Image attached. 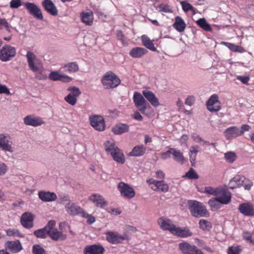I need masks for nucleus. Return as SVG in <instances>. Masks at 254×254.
Masks as SVG:
<instances>
[{
  "label": "nucleus",
  "mask_w": 254,
  "mask_h": 254,
  "mask_svg": "<svg viewBox=\"0 0 254 254\" xmlns=\"http://www.w3.org/2000/svg\"><path fill=\"white\" fill-rule=\"evenodd\" d=\"M26 57L29 68L35 73L36 78L39 80L46 79L47 74L43 69L42 64L36 60L35 55L28 51Z\"/></svg>",
  "instance_id": "f257e3e1"
},
{
  "label": "nucleus",
  "mask_w": 254,
  "mask_h": 254,
  "mask_svg": "<svg viewBox=\"0 0 254 254\" xmlns=\"http://www.w3.org/2000/svg\"><path fill=\"white\" fill-rule=\"evenodd\" d=\"M158 11L165 13H172L173 10L171 6L167 4L161 3L158 6Z\"/></svg>",
  "instance_id": "09e8293b"
},
{
  "label": "nucleus",
  "mask_w": 254,
  "mask_h": 254,
  "mask_svg": "<svg viewBox=\"0 0 254 254\" xmlns=\"http://www.w3.org/2000/svg\"><path fill=\"white\" fill-rule=\"evenodd\" d=\"M146 150V147L143 145L134 146L132 151L128 153L130 156L138 157L144 154Z\"/></svg>",
  "instance_id": "473e14b6"
},
{
  "label": "nucleus",
  "mask_w": 254,
  "mask_h": 254,
  "mask_svg": "<svg viewBox=\"0 0 254 254\" xmlns=\"http://www.w3.org/2000/svg\"><path fill=\"white\" fill-rule=\"evenodd\" d=\"M239 211L246 216H254V207L250 202L243 203L239 205Z\"/></svg>",
  "instance_id": "dca6fc26"
},
{
  "label": "nucleus",
  "mask_w": 254,
  "mask_h": 254,
  "mask_svg": "<svg viewBox=\"0 0 254 254\" xmlns=\"http://www.w3.org/2000/svg\"><path fill=\"white\" fill-rule=\"evenodd\" d=\"M90 124L96 130L103 131L105 129V122L103 117L94 115L90 118Z\"/></svg>",
  "instance_id": "9d476101"
},
{
  "label": "nucleus",
  "mask_w": 254,
  "mask_h": 254,
  "mask_svg": "<svg viewBox=\"0 0 254 254\" xmlns=\"http://www.w3.org/2000/svg\"><path fill=\"white\" fill-rule=\"evenodd\" d=\"M141 41L142 45L147 49L155 52L157 50L155 47L152 41L146 35H144L141 36Z\"/></svg>",
  "instance_id": "c9c22d12"
},
{
  "label": "nucleus",
  "mask_w": 254,
  "mask_h": 254,
  "mask_svg": "<svg viewBox=\"0 0 254 254\" xmlns=\"http://www.w3.org/2000/svg\"><path fill=\"white\" fill-rule=\"evenodd\" d=\"M197 25L202 29L206 31H210L211 30L210 26L207 23L204 18H200L197 21Z\"/></svg>",
  "instance_id": "a18cd8bd"
},
{
  "label": "nucleus",
  "mask_w": 254,
  "mask_h": 254,
  "mask_svg": "<svg viewBox=\"0 0 254 254\" xmlns=\"http://www.w3.org/2000/svg\"><path fill=\"white\" fill-rule=\"evenodd\" d=\"M185 177L189 179H197L198 178V175L192 168H190L189 171L186 173Z\"/></svg>",
  "instance_id": "864d4df0"
},
{
  "label": "nucleus",
  "mask_w": 254,
  "mask_h": 254,
  "mask_svg": "<svg viewBox=\"0 0 254 254\" xmlns=\"http://www.w3.org/2000/svg\"><path fill=\"white\" fill-rule=\"evenodd\" d=\"M172 234L176 235L180 237H188L191 236L192 234L190 231L186 228H180L177 226L173 230Z\"/></svg>",
  "instance_id": "cd10ccee"
},
{
  "label": "nucleus",
  "mask_w": 254,
  "mask_h": 254,
  "mask_svg": "<svg viewBox=\"0 0 254 254\" xmlns=\"http://www.w3.org/2000/svg\"><path fill=\"white\" fill-rule=\"evenodd\" d=\"M195 102V97L192 95L189 96L185 100V104L188 106H192Z\"/></svg>",
  "instance_id": "680f3d73"
},
{
  "label": "nucleus",
  "mask_w": 254,
  "mask_h": 254,
  "mask_svg": "<svg viewBox=\"0 0 254 254\" xmlns=\"http://www.w3.org/2000/svg\"><path fill=\"white\" fill-rule=\"evenodd\" d=\"M101 82L106 89H109L117 87L121 83V80L114 72L109 71L103 76Z\"/></svg>",
  "instance_id": "7ed1b4c3"
},
{
  "label": "nucleus",
  "mask_w": 254,
  "mask_h": 254,
  "mask_svg": "<svg viewBox=\"0 0 254 254\" xmlns=\"http://www.w3.org/2000/svg\"><path fill=\"white\" fill-rule=\"evenodd\" d=\"M133 102L140 110L144 111L148 107H150L148 103L145 100L141 94L137 92H135L133 96Z\"/></svg>",
  "instance_id": "1a4fd4ad"
},
{
  "label": "nucleus",
  "mask_w": 254,
  "mask_h": 254,
  "mask_svg": "<svg viewBox=\"0 0 254 254\" xmlns=\"http://www.w3.org/2000/svg\"><path fill=\"white\" fill-rule=\"evenodd\" d=\"M6 249L11 252H16V242L14 241H7L4 245Z\"/></svg>",
  "instance_id": "603ef678"
},
{
  "label": "nucleus",
  "mask_w": 254,
  "mask_h": 254,
  "mask_svg": "<svg viewBox=\"0 0 254 254\" xmlns=\"http://www.w3.org/2000/svg\"><path fill=\"white\" fill-rule=\"evenodd\" d=\"M32 252L33 254H46L45 250L39 245L33 246Z\"/></svg>",
  "instance_id": "4d7b16f0"
},
{
  "label": "nucleus",
  "mask_w": 254,
  "mask_h": 254,
  "mask_svg": "<svg viewBox=\"0 0 254 254\" xmlns=\"http://www.w3.org/2000/svg\"><path fill=\"white\" fill-rule=\"evenodd\" d=\"M251 127L248 125H243L241 126V129H239L240 135L243 134L245 131H249L251 129Z\"/></svg>",
  "instance_id": "69168bd1"
},
{
  "label": "nucleus",
  "mask_w": 254,
  "mask_h": 254,
  "mask_svg": "<svg viewBox=\"0 0 254 254\" xmlns=\"http://www.w3.org/2000/svg\"><path fill=\"white\" fill-rule=\"evenodd\" d=\"M215 196L218 202L222 204H228L231 199V194L222 188L219 189Z\"/></svg>",
  "instance_id": "4468645a"
},
{
  "label": "nucleus",
  "mask_w": 254,
  "mask_h": 254,
  "mask_svg": "<svg viewBox=\"0 0 254 254\" xmlns=\"http://www.w3.org/2000/svg\"><path fill=\"white\" fill-rule=\"evenodd\" d=\"M199 224L200 228L203 230H209L212 227L210 222L204 219H201L199 221Z\"/></svg>",
  "instance_id": "3c124183"
},
{
  "label": "nucleus",
  "mask_w": 254,
  "mask_h": 254,
  "mask_svg": "<svg viewBox=\"0 0 254 254\" xmlns=\"http://www.w3.org/2000/svg\"><path fill=\"white\" fill-rule=\"evenodd\" d=\"M152 189L155 191H161L162 192H166L169 190V186L164 181H158L155 188L152 187Z\"/></svg>",
  "instance_id": "e433bc0d"
},
{
  "label": "nucleus",
  "mask_w": 254,
  "mask_h": 254,
  "mask_svg": "<svg viewBox=\"0 0 254 254\" xmlns=\"http://www.w3.org/2000/svg\"><path fill=\"white\" fill-rule=\"evenodd\" d=\"M59 200L60 202L61 203H64V202H66L67 203L69 202H71L70 197L68 195L66 194H62L60 195Z\"/></svg>",
  "instance_id": "bf43d9fd"
},
{
  "label": "nucleus",
  "mask_w": 254,
  "mask_h": 254,
  "mask_svg": "<svg viewBox=\"0 0 254 254\" xmlns=\"http://www.w3.org/2000/svg\"><path fill=\"white\" fill-rule=\"evenodd\" d=\"M106 236L108 242L115 245L122 243L123 241L130 239L128 235L126 233L121 235L117 232L109 231L106 233Z\"/></svg>",
  "instance_id": "20e7f679"
},
{
  "label": "nucleus",
  "mask_w": 254,
  "mask_h": 254,
  "mask_svg": "<svg viewBox=\"0 0 254 254\" xmlns=\"http://www.w3.org/2000/svg\"><path fill=\"white\" fill-rule=\"evenodd\" d=\"M33 215L30 212H26L22 215L20 222L24 227L29 229L33 226Z\"/></svg>",
  "instance_id": "a211bd4d"
},
{
  "label": "nucleus",
  "mask_w": 254,
  "mask_h": 254,
  "mask_svg": "<svg viewBox=\"0 0 254 254\" xmlns=\"http://www.w3.org/2000/svg\"><path fill=\"white\" fill-rule=\"evenodd\" d=\"M171 154H172V148H170L167 151L162 153L161 155V158L163 160H166L170 157Z\"/></svg>",
  "instance_id": "338daca9"
},
{
  "label": "nucleus",
  "mask_w": 254,
  "mask_h": 254,
  "mask_svg": "<svg viewBox=\"0 0 254 254\" xmlns=\"http://www.w3.org/2000/svg\"><path fill=\"white\" fill-rule=\"evenodd\" d=\"M68 91L70 93L64 98L65 101L71 105L75 104L77 98L81 94L79 89L75 86H71L68 88Z\"/></svg>",
  "instance_id": "6e6552de"
},
{
  "label": "nucleus",
  "mask_w": 254,
  "mask_h": 254,
  "mask_svg": "<svg viewBox=\"0 0 254 254\" xmlns=\"http://www.w3.org/2000/svg\"><path fill=\"white\" fill-rule=\"evenodd\" d=\"M56 225V222L54 220L50 221L47 225L45 227V228L49 232L52 229H55V226Z\"/></svg>",
  "instance_id": "e2e57ef3"
},
{
  "label": "nucleus",
  "mask_w": 254,
  "mask_h": 254,
  "mask_svg": "<svg viewBox=\"0 0 254 254\" xmlns=\"http://www.w3.org/2000/svg\"><path fill=\"white\" fill-rule=\"evenodd\" d=\"M45 9L50 14L56 16L58 14V10L51 0H44L42 2Z\"/></svg>",
  "instance_id": "393cba45"
},
{
  "label": "nucleus",
  "mask_w": 254,
  "mask_h": 254,
  "mask_svg": "<svg viewBox=\"0 0 254 254\" xmlns=\"http://www.w3.org/2000/svg\"><path fill=\"white\" fill-rule=\"evenodd\" d=\"M221 44L225 45L231 51L234 52H239L242 53H243L245 51L243 47L229 42H222Z\"/></svg>",
  "instance_id": "58836bf2"
},
{
  "label": "nucleus",
  "mask_w": 254,
  "mask_h": 254,
  "mask_svg": "<svg viewBox=\"0 0 254 254\" xmlns=\"http://www.w3.org/2000/svg\"><path fill=\"white\" fill-rule=\"evenodd\" d=\"M208 203L212 211H216L221 207V203L218 202L216 197L210 199Z\"/></svg>",
  "instance_id": "49530a36"
},
{
  "label": "nucleus",
  "mask_w": 254,
  "mask_h": 254,
  "mask_svg": "<svg viewBox=\"0 0 254 254\" xmlns=\"http://www.w3.org/2000/svg\"><path fill=\"white\" fill-rule=\"evenodd\" d=\"M84 254H103L105 249L101 245H92L85 247L83 250Z\"/></svg>",
  "instance_id": "f3484780"
},
{
  "label": "nucleus",
  "mask_w": 254,
  "mask_h": 254,
  "mask_svg": "<svg viewBox=\"0 0 254 254\" xmlns=\"http://www.w3.org/2000/svg\"><path fill=\"white\" fill-rule=\"evenodd\" d=\"M48 235L51 238L55 241L64 240L66 239V236L62 232L59 231L57 229H52L49 232Z\"/></svg>",
  "instance_id": "2f4dec72"
},
{
  "label": "nucleus",
  "mask_w": 254,
  "mask_h": 254,
  "mask_svg": "<svg viewBox=\"0 0 254 254\" xmlns=\"http://www.w3.org/2000/svg\"><path fill=\"white\" fill-rule=\"evenodd\" d=\"M245 177L237 175L232 178L229 183L230 188L234 189L242 186L244 183Z\"/></svg>",
  "instance_id": "72a5a7b5"
},
{
  "label": "nucleus",
  "mask_w": 254,
  "mask_h": 254,
  "mask_svg": "<svg viewBox=\"0 0 254 254\" xmlns=\"http://www.w3.org/2000/svg\"><path fill=\"white\" fill-rule=\"evenodd\" d=\"M183 10L185 12H188L189 11H191L193 14H195L196 13L195 12V9L192 6L191 4H190V3H189L187 1H182L180 2Z\"/></svg>",
  "instance_id": "37998d69"
},
{
  "label": "nucleus",
  "mask_w": 254,
  "mask_h": 254,
  "mask_svg": "<svg viewBox=\"0 0 254 254\" xmlns=\"http://www.w3.org/2000/svg\"><path fill=\"white\" fill-rule=\"evenodd\" d=\"M225 138L228 140H231L240 136L239 128L233 126L227 128L224 132Z\"/></svg>",
  "instance_id": "4be33fe9"
},
{
  "label": "nucleus",
  "mask_w": 254,
  "mask_h": 254,
  "mask_svg": "<svg viewBox=\"0 0 254 254\" xmlns=\"http://www.w3.org/2000/svg\"><path fill=\"white\" fill-rule=\"evenodd\" d=\"M172 154L173 156L174 159L177 162L183 163L185 159L183 154L180 150H178L175 148H172Z\"/></svg>",
  "instance_id": "ea45409f"
},
{
  "label": "nucleus",
  "mask_w": 254,
  "mask_h": 254,
  "mask_svg": "<svg viewBox=\"0 0 254 254\" xmlns=\"http://www.w3.org/2000/svg\"><path fill=\"white\" fill-rule=\"evenodd\" d=\"M253 185V184L252 181H251L249 180H247L245 178L244 183H243L242 186H244L245 190H250L251 189Z\"/></svg>",
  "instance_id": "052dcab7"
},
{
  "label": "nucleus",
  "mask_w": 254,
  "mask_h": 254,
  "mask_svg": "<svg viewBox=\"0 0 254 254\" xmlns=\"http://www.w3.org/2000/svg\"><path fill=\"white\" fill-rule=\"evenodd\" d=\"M24 122L26 125L34 127L40 126L44 123L41 118L32 115L27 116L25 117Z\"/></svg>",
  "instance_id": "aec40b11"
},
{
  "label": "nucleus",
  "mask_w": 254,
  "mask_h": 254,
  "mask_svg": "<svg viewBox=\"0 0 254 254\" xmlns=\"http://www.w3.org/2000/svg\"><path fill=\"white\" fill-rule=\"evenodd\" d=\"M10 27L6 20L5 19H0V37L3 38L6 41H9L11 39L10 34Z\"/></svg>",
  "instance_id": "9b49d317"
},
{
  "label": "nucleus",
  "mask_w": 254,
  "mask_h": 254,
  "mask_svg": "<svg viewBox=\"0 0 254 254\" xmlns=\"http://www.w3.org/2000/svg\"><path fill=\"white\" fill-rule=\"evenodd\" d=\"M173 27L177 31L182 32L184 31L186 28V24L183 18L177 16L175 18V22L173 24Z\"/></svg>",
  "instance_id": "c85d7f7f"
},
{
  "label": "nucleus",
  "mask_w": 254,
  "mask_h": 254,
  "mask_svg": "<svg viewBox=\"0 0 254 254\" xmlns=\"http://www.w3.org/2000/svg\"><path fill=\"white\" fill-rule=\"evenodd\" d=\"M179 249L183 254H204L203 253L196 247L190 245L187 242L179 244Z\"/></svg>",
  "instance_id": "423d86ee"
},
{
  "label": "nucleus",
  "mask_w": 254,
  "mask_h": 254,
  "mask_svg": "<svg viewBox=\"0 0 254 254\" xmlns=\"http://www.w3.org/2000/svg\"><path fill=\"white\" fill-rule=\"evenodd\" d=\"M81 21L86 25L91 26L93 23L94 15L91 11H83L80 13Z\"/></svg>",
  "instance_id": "a878e982"
},
{
  "label": "nucleus",
  "mask_w": 254,
  "mask_h": 254,
  "mask_svg": "<svg viewBox=\"0 0 254 254\" xmlns=\"http://www.w3.org/2000/svg\"><path fill=\"white\" fill-rule=\"evenodd\" d=\"M64 208L67 213L71 215H81L83 210L79 206L71 201L66 203Z\"/></svg>",
  "instance_id": "6ab92c4d"
},
{
  "label": "nucleus",
  "mask_w": 254,
  "mask_h": 254,
  "mask_svg": "<svg viewBox=\"0 0 254 254\" xmlns=\"http://www.w3.org/2000/svg\"><path fill=\"white\" fill-rule=\"evenodd\" d=\"M24 5L28 12L38 19L42 20L43 16L40 8L34 3L25 2Z\"/></svg>",
  "instance_id": "f8f14e48"
},
{
  "label": "nucleus",
  "mask_w": 254,
  "mask_h": 254,
  "mask_svg": "<svg viewBox=\"0 0 254 254\" xmlns=\"http://www.w3.org/2000/svg\"><path fill=\"white\" fill-rule=\"evenodd\" d=\"M7 140L3 134H0V148L3 150L11 151V146L8 144Z\"/></svg>",
  "instance_id": "79ce46f5"
},
{
  "label": "nucleus",
  "mask_w": 254,
  "mask_h": 254,
  "mask_svg": "<svg viewBox=\"0 0 254 254\" xmlns=\"http://www.w3.org/2000/svg\"><path fill=\"white\" fill-rule=\"evenodd\" d=\"M105 148L106 151L111 155L115 151H117L119 148L115 145L113 141H107L105 143Z\"/></svg>",
  "instance_id": "a19ab883"
},
{
  "label": "nucleus",
  "mask_w": 254,
  "mask_h": 254,
  "mask_svg": "<svg viewBox=\"0 0 254 254\" xmlns=\"http://www.w3.org/2000/svg\"><path fill=\"white\" fill-rule=\"evenodd\" d=\"M148 53V51L141 47H135L129 52V56L133 58H141Z\"/></svg>",
  "instance_id": "bb28decb"
},
{
  "label": "nucleus",
  "mask_w": 254,
  "mask_h": 254,
  "mask_svg": "<svg viewBox=\"0 0 254 254\" xmlns=\"http://www.w3.org/2000/svg\"><path fill=\"white\" fill-rule=\"evenodd\" d=\"M142 94L153 106L157 107L159 106V100L152 92L149 90H143Z\"/></svg>",
  "instance_id": "b1692460"
},
{
  "label": "nucleus",
  "mask_w": 254,
  "mask_h": 254,
  "mask_svg": "<svg viewBox=\"0 0 254 254\" xmlns=\"http://www.w3.org/2000/svg\"><path fill=\"white\" fill-rule=\"evenodd\" d=\"M158 223L162 230H168L171 233L176 227L170 219L164 217L160 218L158 220Z\"/></svg>",
  "instance_id": "412c9836"
},
{
  "label": "nucleus",
  "mask_w": 254,
  "mask_h": 254,
  "mask_svg": "<svg viewBox=\"0 0 254 254\" xmlns=\"http://www.w3.org/2000/svg\"><path fill=\"white\" fill-rule=\"evenodd\" d=\"M111 155L113 159L118 163L123 164L125 161L124 155L119 148Z\"/></svg>",
  "instance_id": "4c0bfd02"
},
{
  "label": "nucleus",
  "mask_w": 254,
  "mask_h": 254,
  "mask_svg": "<svg viewBox=\"0 0 254 254\" xmlns=\"http://www.w3.org/2000/svg\"><path fill=\"white\" fill-rule=\"evenodd\" d=\"M64 68H65L69 72H75L79 70L78 65L76 62L67 63L64 65Z\"/></svg>",
  "instance_id": "c03bdc74"
},
{
  "label": "nucleus",
  "mask_w": 254,
  "mask_h": 254,
  "mask_svg": "<svg viewBox=\"0 0 254 254\" xmlns=\"http://www.w3.org/2000/svg\"><path fill=\"white\" fill-rule=\"evenodd\" d=\"M39 197L44 202H51L57 198L56 194L54 192L46 191H40L38 192Z\"/></svg>",
  "instance_id": "5701e85b"
},
{
  "label": "nucleus",
  "mask_w": 254,
  "mask_h": 254,
  "mask_svg": "<svg viewBox=\"0 0 254 254\" xmlns=\"http://www.w3.org/2000/svg\"><path fill=\"white\" fill-rule=\"evenodd\" d=\"M89 200L96 206L104 208L107 205V201L105 198L100 194L93 193L89 197Z\"/></svg>",
  "instance_id": "2eb2a0df"
},
{
  "label": "nucleus",
  "mask_w": 254,
  "mask_h": 254,
  "mask_svg": "<svg viewBox=\"0 0 254 254\" xmlns=\"http://www.w3.org/2000/svg\"><path fill=\"white\" fill-rule=\"evenodd\" d=\"M49 78L52 81H69L70 78L67 75L60 74L58 71H52L49 75Z\"/></svg>",
  "instance_id": "c756f323"
},
{
  "label": "nucleus",
  "mask_w": 254,
  "mask_h": 254,
  "mask_svg": "<svg viewBox=\"0 0 254 254\" xmlns=\"http://www.w3.org/2000/svg\"><path fill=\"white\" fill-rule=\"evenodd\" d=\"M0 94H4L7 95L10 94L9 90L6 85L0 84Z\"/></svg>",
  "instance_id": "0e129e2a"
},
{
  "label": "nucleus",
  "mask_w": 254,
  "mask_h": 254,
  "mask_svg": "<svg viewBox=\"0 0 254 254\" xmlns=\"http://www.w3.org/2000/svg\"><path fill=\"white\" fill-rule=\"evenodd\" d=\"M49 232L45 228L40 229L38 230L35 231L34 232V235L39 238H45Z\"/></svg>",
  "instance_id": "8fccbe9b"
},
{
  "label": "nucleus",
  "mask_w": 254,
  "mask_h": 254,
  "mask_svg": "<svg viewBox=\"0 0 254 254\" xmlns=\"http://www.w3.org/2000/svg\"><path fill=\"white\" fill-rule=\"evenodd\" d=\"M199 151V147L198 145H193L190 147L189 155L190 160L192 165L195 164L197 153Z\"/></svg>",
  "instance_id": "f704fd0d"
},
{
  "label": "nucleus",
  "mask_w": 254,
  "mask_h": 254,
  "mask_svg": "<svg viewBox=\"0 0 254 254\" xmlns=\"http://www.w3.org/2000/svg\"><path fill=\"white\" fill-rule=\"evenodd\" d=\"M224 157L227 162L232 163L236 160L237 156L235 152L229 151L225 153Z\"/></svg>",
  "instance_id": "de8ad7c7"
},
{
  "label": "nucleus",
  "mask_w": 254,
  "mask_h": 254,
  "mask_svg": "<svg viewBox=\"0 0 254 254\" xmlns=\"http://www.w3.org/2000/svg\"><path fill=\"white\" fill-rule=\"evenodd\" d=\"M129 130L128 125L124 124H117L112 128V131L115 134H121Z\"/></svg>",
  "instance_id": "7c9ffc66"
},
{
  "label": "nucleus",
  "mask_w": 254,
  "mask_h": 254,
  "mask_svg": "<svg viewBox=\"0 0 254 254\" xmlns=\"http://www.w3.org/2000/svg\"><path fill=\"white\" fill-rule=\"evenodd\" d=\"M118 188L123 197L130 199L135 196V192L132 187L123 182L119 183Z\"/></svg>",
  "instance_id": "39448f33"
},
{
  "label": "nucleus",
  "mask_w": 254,
  "mask_h": 254,
  "mask_svg": "<svg viewBox=\"0 0 254 254\" xmlns=\"http://www.w3.org/2000/svg\"><path fill=\"white\" fill-rule=\"evenodd\" d=\"M219 189L220 188H215L211 187H206L205 188L204 192L216 196Z\"/></svg>",
  "instance_id": "13d9d810"
},
{
  "label": "nucleus",
  "mask_w": 254,
  "mask_h": 254,
  "mask_svg": "<svg viewBox=\"0 0 254 254\" xmlns=\"http://www.w3.org/2000/svg\"><path fill=\"white\" fill-rule=\"evenodd\" d=\"M155 175L156 178L159 179H164L165 177V173L160 170L155 172Z\"/></svg>",
  "instance_id": "774afa93"
},
{
  "label": "nucleus",
  "mask_w": 254,
  "mask_h": 254,
  "mask_svg": "<svg viewBox=\"0 0 254 254\" xmlns=\"http://www.w3.org/2000/svg\"><path fill=\"white\" fill-rule=\"evenodd\" d=\"M15 50L9 45L3 46L0 51V60L3 62L10 60L15 56Z\"/></svg>",
  "instance_id": "0eeeda50"
},
{
  "label": "nucleus",
  "mask_w": 254,
  "mask_h": 254,
  "mask_svg": "<svg viewBox=\"0 0 254 254\" xmlns=\"http://www.w3.org/2000/svg\"><path fill=\"white\" fill-rule=\"evenodd\" d=\"M242 249L240 246H233L228 250V254H240Z\"/></svg>",
  "instance_id": "5fc2aeb1"
},
{
  "label": "nucleus",
  "mask_w": 254,
  "mask_h": 254,
  "mask_svg": "<svg viewBox=\"0 0 254 254\" xmlns=\"http://www.w3.org/2000/svg\"><path fill=\"white\" fill-rule=\"evenodd\" d=\"M82 217L86 218L87 219V223L91 224L93 223L95 221V218L94 216L87 213L84 210H83L81 214Z\"/></svg>",
  "instance_id": "6e6d98bb"
},
{
  "label": "nucleus",
  "mask_w": 254,
  "mask_h": 254,
  "mask_svg": "<svg viewBox=\"0 0 254 254\" xmlns=\"http://www.w3.org/2000/svg\"><path fill=\"white\" fill-rule=\"evenodd\" d=\"M188 205L191 214L195 217L207 216L208 212L205 206L201 202L196 200H190Z\"/></svg>",
  "instance_id": "f03ea898"
},
{
  "label": "nucleus",
  "mask_w": 254,
  "mask_h": 254,
  "mask_svg": "<svg viewBox=\"0 0 254 254\" xmlns=\"http://www.w3.org/2000/svg\"><path fill=\"white\" fill-rule=\"evenodd\" d=\"M206 107L209 111H219L221 109L217 94H214L210 96L206 102Z\"/></svg>",
  "instance_id": "ddd939ff"
}]
</instances>
